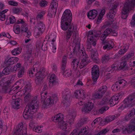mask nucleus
I'll return each instance as SVG.
<instances>
[{
	"mask_svg": "<svg viewBox=\"0 0 135 135\" xmlns=\"http://www.w3.org/2000/svg\"><path fill=\"white\" fill-rule=\"evenodd\" d=\"M101 33L100 31H90L88 36V42L91 43L94 46L96 45L97 37H99Z\"/></svg>",
	"mask_w": 135,
	"mask_h": 135,
	"instance_id": "nucleus-6",
	"label": "nucleus"
},
{
	"mask_svg": "<svg viewBox=\"0 0 135 135\" xmlns=\"http://www.w3.org/2000/svg\"><path fill=\"white\" fill-rule=\"evenodd\" d=\"M57 100V97L55 94L53 95L51 97L50 96L46 97L42 104V107L44 109L50 108L53 104L54 101L56 102Z\"/></svg>",
	"mask_w": 135,
	"mask_h": 135,
	"instance_id": "nucleus-5",
	"label": "nucleus"
},
{
	"mask_svg": "<svg viewBox=\"0 0 135 135\" xmlns=\"http://www.w3.org/2000/svg\"><path fill=\"white\" fill-rule=\"evenodd\" d=\"M98 14L97 11L95 9H93L90 11L88 13L87 16L90 19H94L97 16Z\"/></svg>",
	"mask_w": 135,
	"mask_h": 135,
	"instance_id": "nucleus-27",
	"label": "nucleus"
},
{
	"mask_svg": "<svg viewBox=\"0 0 135 135\" xmlns=\"http://www.w3.org/2000/svg\"><path fill=\"white\" fill-rule=\"evenodd\" d=\"M118 98H117L116 95H114L110 99H109V103L111 104V106H113L115 105L118 102Z\"/></svg>",
	"mask_w": 135,
	"mask_h": 135,
	"instance_id": "nucleus-34",
	"label": "nucleus"
},
{
	"mask_svg": "<svg viewBox=\"0 0 135 135\" xmlns=\"http://www.w3.org/2000/svg\"><path fill=\"white\" fill-rule=\"evenodd\" d=\"M58 6V2L57 0H53L51 3L50 8L57 9Z\"/></svg>",
	"mask_w": 135,
	"mask_h": 135,
	"instance_id": "nucleus-43",
	"label": "nucleus"
},
{
	"mask_svg": "<svg viewBox=\"0 0 135 135\" xmlns=\"http://www.w3.org/2000/svg\"><path fill=\"white\" fill-rule=\"evenodd\" d=\"M7 19L6 20L5 24L7 25H9L10 24H13L15 23L16 21L15 18L12 16H9L7 17Z\"/></svg>",
	"mask_w": 135,
	"mask_h": 135,
	"instance_id": "nucleus-30",
	"label": "nucleus"
},
{
	"mask_svg": "<svg viewBox=\"0 0 135 135\" xmlns=\"http://www.w3.org/2000/svg\"><path fill=\"white\" fill-rule=\"evenodd\" d=\"M21 30L22 32L25 33V35L28 38L31 36V32L28 30L26 24L22 25Z\"/></svg>",
	"mask_w": 135,
	"mask_h": 135,
	"instance_id": "nucleus-22",
	"label": "nucleus"
},
{
	"mask_svg": "<svg viewBox=\"0 0 135 135\" xmlns=\"http://www.w3.org/2000/svg\"><path fill=\"white\" fill-rule=\"evenodd\" d=\"M74 42L75 44V47L73 49V53L74 54L78 53V54H79V57H80L81 61L79 67L80 69H82L87 65L88 63L87 55L85 52H84L83 50H81L80 51V42L78 39H75L74 40Z\"/></svg>",
	"mask_w": 135,
	"mask_h": 135,
	"instance_id": "nucleus-1",
	"label": "nucleus"
},
{
	"mask_svg": "<svg viewBox=\"0 0 135 135\" xmlns=\"http://www.w3.org/2000/svg\"><path fill=\"white\" fill-rule=\"evenodd\" d=\"M25 95L24 101L26 102H27L31 99V95L29 93H25Z\"/></svg>",
	"mask_w": 135,
	"mask_h": 135,
	"instance_id": "nucleus-52",
	"label": "nucleus"
},
{
	"mask_svg": "<svg viewBox=\"0 0 135 135\" xmlns=\"http://www.w3.org/2000/svg\"><path fill=\"white\" fill-rule=\"evenodd\" d=\"M72 18V14L70 11L69 9H67L64 12L61 20L63 21H67L69 23H71Z\"/></svg>",
	"mask_w": 135,
	"mask_h": 135,
	"instance_id": "nucleus-10",
	"label": "nucleus"
},
{
	"mask_svg": "<svg viewBox=\"0 0 135 135\" xmlns=\"http://www.w3.org/2000/svg\"><path fill=\"white\" fill-rule=\"evenodd\" d=\"M84 122L83 121V119H81L79 120L76 126V128L78 129H80V127L84 124Z\"/></svg>",
	"mask_w": 135,
	"mask_h": 135,
	"instance_id": "nucleus-59",
	"label": "nucleus"
},
{
	"mask_svg": "<svg viewBox=\"0 0 135 135\" xmlns=\"http://www.w3.org/2000/svg\"><path fill=\"white\" fill-rule=\"evenodd\" d=\"M118 69V66L116 64H113L108 68L105 73L107 74H110L113 73H115Z\"/></svg>",
	"mask_w": 135,
	"mask_h": 135,
	"instance_id": "nucleus-19",
	"label": "nucleus"
},
{
	"mask_svg": "<svg viewBox=\"0 0 135 135\" xmlns=\"http://www.w3.org/2000/svg\"><path fill=\"white\" fill-rule=\"evenodd\" d=\"M103 44H104L105 46H103V49L104 50L107 49V50H109L113 48L114 46V44L113 42L111 40H108V41L104 40V43H102Z\"/></svg>",
	"mask_w": 135,
	"mask_h": 135,
	"instance_id": "nucleus-20",
	"label": "nucleus"
},
{
	"mask_svg": "<svg viewBox=\"0 0 135 135\" xmlns=\"http://www.w3.org/2000/svg\"><path fill=\"white\" fill-rule=\"evenodd\" d=\"M12 68L10 66H7L3 70L2 73L5 75H8L9 73L12 71Z\"/></svg>",
	"mask_w": 135,
	"mask_h": 135,
	"instance_id": "nucleus-38",
	"label": "nucleus"
},
{
	"mask_svg": "<svg viewBox=\"0 0 135 135\" xmlns=\"http://www.w3.org/2000/svg\"><path fill=\"white\" fill-rule=\"evenodd\" d=\"M59 82L57 78L54 74L51 75L49 79V85L50 86L58 85Z\"/></svg>",
	"mask_w": 135,
	"mask_h": 135,
	"instance_id": "nucleus-17",
	"label": "nucleus"
},
{
	"mask_svg": "<svg viewBox=\"0 0 135 135\" xmlns=\"http://www.w3.org/2000/svg\"><path fill=\"white\" fill-rule=\"evenodd\" d=\"M19 60V59L16 57H13L9 58L7 60V62H13L15 63L17 62Z\"/></svg>",
	"mask_w": 135,
	"mask_h": 135,
	"instance_id": "nucleus-49",
	"label": "nucleus"
},
{
	"mask_svg": "<svg viewBox=\"0 0 135 135\" xmlns=\"http://www.w3.org/2000/svg\"><path fill=\"white\" fill-rule=\"evenodd\" d=\"M88 42V43L87 45L86 46V49L87 51L89 52V53L90 54L91 53V52H93L95 50H94L91 48V45H92V44L90 43V42Z\"/></svg>",
	"mask_w": 135,
	"mask_h": 135,
	"instance_id": "nucleus-55",
	"label": "nucleus"
},
{
	"mask_svg": "<svg viewBox=\"0 0 135 135\" xmlns=\"http://www.w3.org/2000/svg\"><path fill=\"white\" fill-rule=\"evenodd\" d=\"M134 55L133 52L129 53L127 55L125 56L122 57V60L123 61H127L133 57Z\"/></svg>",
	"mask_w": 135,
	"mask_h": 135,
	"instance_id": "nucleus-44",
	"label": "nucleus"
},
{
	"mask_svg": "<svg viewBox=\"0 0 135 135\" xmlns=\"http://www.w3.org/2000/svg\"><path fill=\"white\" fill-rule=\"evenodd\" d=\"M103 96L98 91H97V92L93 95L92 98L94 99H99L102 98Z\"/></svg>",
	"mask_w": 135,
	"mask_h": 135,
	"instance_id": "nucleus-39",
	"label": "nucleus"
},
{
	"mask_svg": "<svg viewBox=\"0 0 135 135\" xmlns=\"http://www.w3.org/2000/svg\"><path fill=\"white\" fill-rule=\"evenodd\" d=\"M45 75L44 71H40L37 73L35 79V82L36 84L39 85L41 84Z\"/></svg>",
	"mask_w": 135,
	"mask_h": 135,
	"instance_id": "nucleus-12",
	"label": "nucleus"
},
{
	"mask_svg": "<svg viewBox=\"0 0 135 135\" xmlns=\"http://www.w3.org/2000/svg\"><path fill=\"white\" fill-rule=\"evenodd\" d=\"M16 76L15 75H13L11 76L10 80L6 78H4L2 79L1 81L2 83H4L6 84H10L11 85L12 83L14 81L15 79Z\"/></svg>",
	"mask_w": 135,
	"mask_h": 135,
	"instance_id": "nucleus-23",
	"label": "nucleus"
},
{
	"mask_svg": "<svg viewBox=\"0 0 135 135\" xmlns=\"http://www.w3.org/2000/svg\"><path fill=\"white\" fill-rule=\"evenodd\" d=\"M72 72L70 70H66L64 71L63 73V75L65 77H68L71 75Z\"/></svg>",
	"mask_w": 135,
	"mask_h": 135,
	"instance_id": "nucleus-56",
	"label": "nucleus"
},
{
	"mask_svg": "<svg viewBox=\"0 0 135 135\" xmlns=\"http://www.w3.org/2000/svg\"><path fill=\"white\" fill-rule=\"evenodd\" d=\"M115 119V116L114 115L110 116L107 117L105 119L104 122L105 123H107L110 122Z\"/></svg>",
	"mask_w": 135,
	"mask_h": 135,
	"instance_id": "nucleus-48",
	"label": "nucleus"
},
{
	"mask_svg": "<svg viewBox=\"0 0 135 135\" xmlns=\"http://www.w3.org/2000/svg\"><path fill=\"white\" fill-rule=\"evenodd\" d=\"M47 88V86L46 85H44V88H43L42 91L41 93V99H44L46 97L47 93L46 90Z\"/></svg>",
	"mask_w": 135,
	"mask_h": 135,
	"instance_id": "nucleus-36",
	"label": "nucleus"
},
{
	"mask_svg": "<svg viewBox=\"0 0 135 135\" xmlns=\"http://www.w3.org/2000/svg\"><path fill=\"white\" fill-rule=\"evenodd\" d=\"M57 10L51 8L49 9L48 15L50 17H52L55 15Z\"/></svg>",
	"mask_w": 135,
	"mask_h": 135,
	"instance_id": "nucleus-40",
	"label": "nucleus"
},
{
	"mask_svg": "<svg viewBox=\"0 0 135 135\" xmlns=\"http://www.w3.org/2000/svg\"><path fill=\"white\" fill-rule=\"evenodd\" d=\"M36 48L39 50L41 47L42 49L43 50V45H42V42H41L40 41H38L37 42L36 44Z\"/></svg>",
	"mask_w": 135,
	"mask_h": 135,
	"instance_id": "nucleus-62",
	"label": "nucleus"
},
{
	"mask_svg": "<svg viewBox=\"0 0 135 135\" xmlns=\"http://www.w3.org/2000/svg\"><path fill=\"white\" fill-rule=\"evenodd\" d=\"M84 122L83 121V119H81L79 120L76 126V128L78 129H80V127L84 124Z\"/></svg>",
	"mask_w": 135,
	"mask_h": 135,
	"instance_id": "nucleus-58",
	"label": "nucleus"
},
{
	"mask_svg": "<svg viewBox=\"0 0 135 135\" xmlns=\"http://www.w3.org/2000/svg\"><path fill=\"white\" fill-rule=\"evenodd\" d=\"M63 116L61 113L59 114L52 117L51 119L54 122L58 123L59 127L61 129L65 131H69L68 129L67 126L68 124L64 122L63 120Z\"/></svg>",
	"mask_w": 135,
	"mask_h": 135,
	"instance_id": "nucleus-2",
	"label": "nucleus"
},
{
	"mask_svg": "<svg viewBox=\"0 0 135 135\" xmlns=\"http://www.w3.org/2000/svg\"><path fill=\"white\" fill-rule=\"evenodd\" d=\"M112 32V29L110 28H107L104 31L100 38V39L102 41V43H104L105 39L109 34L111 33Z\"/></svg>",
	"mask_w": 135,
	"mask_h": 135,
	"instance_id": "nucleus-21",
	"label": "nucleus"
},
{
	"mask_svg": "<svg viewBox=\"0 0 135 135\" xmlns=\"http://www.w3.org/2000/svg\"><path fill=\"white\" fill-rule=\"evenodd\" d=\"M77 32V30L76 26H74L73 25H70L66 34V39L67 40L69 39L73 33L74 35H75Z\"/></svg>",
	"mask_w": 135,
	"mask_h": 135,
	"instance_id": "nucleus-13",
	"label": "nucleus"
},
{
	"mask_svg": "<svg viewBox=\"0 0 135 135\" xmlns=\"http://www.w3.org/2000/svg\"><path fill=\"white\" fill-rule=\"evenodd\" d=\"M23 127L22 123H21L18 124L15 133L16 135H23L24 134V133L25 132L24 129H26L24 128L22 129Z\"/></svg>",
	"mask_w": 135,
	"mask_h": 135,
	"instance_id": "nucleus-16",
	"label": "nucleus"
},
{
	"mask_svg": "<svg viewBox=\"0 0 135 135\" xmlns=\"http://www.w3.org/2000/svg\"><path fill=\"white\" fill-rule=\"evenodd\" d=\"M36 109L26 106L23 112V116L25 119H30L33 116L34 112L36 111Z\"/></svg>",
	"mask_w": 135,
	"mask_h": 135,
	"instance_id": "nucleus-8",
	"label": "nucleus"
},
{
	"mask_svg": "<svg viewBox=\"0 0 135 135\" xmlns=\"http://www.w3.org/2000/svg\"><path fill=\"white\" fill-rule=\"evenodd\" d=\"M105 10L103 9L101 11L100 13L98 19L97 20V24H99L101 22V20L103 17V15L105 13Z\"/></svg>",
	"mask_w": 135,
	"mask_h": 135,
	"instance_id": "nucleus-42",
	"label": "nucleus"
},
{
	"mask_svg": "<svg viewBox=\"0 0 135 135\" xmlns=\"http://www.w3.org/2000/svg\"><path fill=\"white\" fill-rule=\"evenodd\" d=\"M91 73L92 78L94 82L93 84H95V82L97 81L99 75V70L98 66L96 65H94L91 68Z\"/></svg>",
	"mask_w": 135,
	"mask_h": 135,
	"instance_id": "nucleus-9",
	"label": "nucleus"
},
{
	"mask_svg": "<svg viewBox=\"0 0 135 135\" xmlns=\"http://www.w3.org/2000/svg\"><path fill=\"white\" fill-rule=\"evenodd\" d=\"M37 27L39 31L36 33V37L40 36V34L42 33L45 29V26L42 22L39 21L37 22Z\"/></svg>",
	"mask_w": 135,
	"mask_h": 135,
	"instance_id": "nucleus-15",
	"label": "nucleus"
},
{
	"mask_svg": "<svg viewBox=\"0 0 135 135\" xmlns=\"http://www.w3.org/2000/svg\"><path fill=\"white\" fill-rule=\"evenodd\" d=\"M91 58L94 61H95L97 60V54L96 51H94L93 52H91V53L90 54Z\"/></svg>",
	"mask_w": 135,
	"mask_h": 135,
	"instance_id": "nucleus-50",
	"label": "nucleus"
},
{
	"mask_svg": "<svg viewBox=\"0 0 135 135\" xmlns=\"http://www.w3.org/2000/svg\"><path fill=\"white\" fill-rule=\"evenodd\" d=\"M73 25L72 24H71V23H69L67 21H63L62 20H61V27L62 30H66L69 28L70 25Z\"/></svg>",
	"mask_w": 135,
	"mask_h": 135,
	"instance_id": "nucleus-24",
	"label": "nucleus"
},
{
	"mask_svg": "<svg viewBox=\"0 0 135 135\" xmlns=\"http://www.w3.org/2000/svg\"><path fill=\"white\" fill-rule=\"evenodd\" d=\"M109 99L107 98H103L100 101H98L97 102V104L98 105H102L109 103Z\"/></svg>",
	"mask_w": 135,
	"mask_h": 135,
	"instance_id": "nucleus-35",
	"label": "nucleus"
},
{
	"mask_svg": "<svg viewBox=\"0 0 135 135\" xmlns=\"http://www.w3.org/2000/svg\"><path fill=\"white\" fill-rule=\"evenodd\" d=\"M33 49L32 48V47L31 45H29L28 46H27L26 47V52L27 54H31L32 53Z\"/></svg>",
	"mask_w": 135,
	"mask_h": 135,
	"instance_id": "nucleus-64",
	"label": "nucleus"
},
{
	"mask_svg": "<svg viewBox=\"0 0 135 135\" xmlns=\"http://www.w3.org/2000/svg\"><path fill=\"white\" fill-rule=\"evenodd\" d=\"M105 26L108 27L109 26H111V27L114 29H116L118 27L117 23L116 22H114L113 20L112 21H109L106 22L105 23Z\"/></svg>",
	"mask_w": 135,
	"mask_h": 135,
	"instance_id": "nucleus-28",
	"label": "nucleus"
},
{
	"mask_svg": "<svg viewBox=\"0 0 135 135\" xmlns=\"http://www.w3.org/2000/svg\"><path fill=\"white\" fill-rule=\"evenodd\" d=\"M109 57L108 55H105L102 57V62L103 64H105L109 60Z\"/></svg>",
	"mask_w": 135,
	"mask_h": 135,
	"instance_id": "nucleus-54",
	"label": "nucleus"
},
{
	"mask_svg": "<svg viewBox=\"0 0 135 135\" xmlns=\"http://www.w3.org/2000/svg\"><path fill=\"white\" fill-rule=\"evenodd\" d=\"M79 59H74L72 61L73 64L72 65V67L75 70L77 69L79 66Z\"/></svg>",
	"mask_w": 135,
	"mask_h": 135,
	"instance_id": "nucleus-46",
	"label": "nucleus"
},
{
	"mask_svg": "<svg viewBox=\"0 0 135 135\" xmlns=\"http://www.w3.org/2000/svg\"><path fill=\"white\" fill-rule=\"evenodd\" d=\"M135 6V0H128L126 2L121 12V17L123 19H126L128 16L129 9Z\"/></svg>",
	"mask_w": 135,
	"mask_h": 135,
	"instance_id": "nucleus-3",
	"label": "nucleus"
},
{
	"mask_svg": "<svg viewBox=\"0 0 135 135\" xmlns=\"http://www.w3.org/2000/svg\"><path fill=\"white\" fill-rule=\"evenodd\" d=\"M62 94L63 99L62 103L64 106L67 107L69 105L71 101L70 91L68 89H66L63 91Z\"/></svg>",
	"mask_w": 135,
	"mask_h": 135,
	"instance_id": "nucleus-7",
	"label": "nucleus"
},
{
	"mask_svg": "<svg viewBox=\"0 0 135 135\" xmlns=\"http://www.w3.org/2000/svg\"><path fill=\"white\" fill-rule=\"evenodd\" d=\"M84 122L83 121V119H81L79 120L76 126V128L78 129H80V127L84 124Z\"/></svg>",
	"mask_w": 135,
	"mask_h": 135,
	"instance_id": "nucleus-60",
	"label": "nucleus"
},
{
	"mask_svg": "<svg viewBox=\"0 0 135 135\" xmlns=\"http://www.w3.org/2000/svg\"><path fill=\"white\" fill-rule=\"evenodd\" d=\"M21 100L20 99L18 98L16 99L15 100L13 101L11 104L12 108L14 109H18L20 107Z\"/></svg>",
	"mask_w": 135,
	"mask_h": 135,
	"instance_id": "nucleus-25",
	"label": "nucleus"
},
{
	"mask_svg": "<svg viewBox=\"0 0 135 135\" xmlns=\"http://www.w3.org/2000/svg\"><path fill=\"white\" fill-rule=\"evenodd\" d=\"M36 64L34 65L32 68L29 71V75L31 77H32L34 76V75H35L36 74V72L37 71V69L36 66H37Z\"/></svg>",
	"mask_w": 135,
	"mask_h": 135,
	"instance_id": "nucleus-29",
	"label": "nucleus"
},
{
	"mask_svg": "<svg viewBox=\"0 0 135 135\" xmlns=\"http://www.w3.org/2000/svg\"><path fill=\"white\" fill-rule=\"evenodd\" d=\"M107 89V86L104 85L100 88L98 91L103 95L106 92Z\"/></svg>",
	"mask_w": 135,
	"mask_h": 135,
	"instance_id": "nucleus-47",
	"label": "nucleus"
},
{
	"mask_svg": "<svg viewBox=\"0 0 135 135\" xmlns=\"http://www.w3.org/2000/svg\"><path fill=\"white\" fill-rule=\"evenodd\" d=\"M45 12H41L38 13L36 17V19L37 20H40L43 18V16L45 15Z\"/></svg>",
	"mask_w": 135,
	"mask_h": 135,
	"instance_id": "nucleus-61",
	"label": "nucleus"
},
{
	"mask_svg": "<svg viewBox=\"0 0 135 135\" xmlns=\"http://www.w3.org/2000/svg\"><path fill=\"white\" fill-rule=\"evenodd\" d=\"M39 102L37 100V96H35L33 97L31 102L27 105L33 109H36L37 108L39 105Z\"/></svg>",
	"mask_w": 135,
	"mask_h": 135,
	"instance_id": "nucleus-14",
	"label": "nucleus"
},
{
	"mask_svg": "<svg viewBox=\"0 0 135 135\" xmlns=\"http://www.w3.org/2000/svg\"><path fill=\"white\" fill-rule=\"evenodd\" d=\"M84 95V91L82 90H76L74 93L75 96L77 98H83Z\"/></svg>",
	"mask_w": 135,
	"mask_h": 135,
	"instance_id": "nucleus-31",
	"label": "nucleus"
},
{
	"mask_svg": "<svg viewBox=\"0 0 135 135\" xmlns=\"http://www.w3.org/2000/svg\"><path fill=\"white\" fill-rule=\"evenodd\" d=\"M75 116L76 114L75 113L71 114L68 115L67 116L68 119L66 121L67 123H69L70 125L73 124L74 122V119Z\"/></svg>",
	"mask_w": 135,
	"mask_h": 135,
	"instance_id": "nucleus-26",
	"label": "nucleus"
},
{
	"mask_svg": "<svg viewBox=\"0 0 135 135\" xmlns=\"http://www.w3.org/2000/svg\"><path fill=\"white\" fill-rule=\"evenodd\" d=\"M24 68L22 67L18 71L17 73V76L18 78H21L24 75L25 72Z\"/></svg>",
	"mask_w": 135,
	"mask_h": 135,
	"instance_id": "nucleus-51",
	"label": "nucleus"
},
{
	"mask_svg": "<svg viewBox=\"0 0 135 135\" xmlns=\"http://www.w3.org/2000/svg\"><path fill=\"white\" fill-rule=\"evenodd\" d=\"M22 48L21 47H19L12 50L11 51V53L13 55L16 56L20 54Z\"/></svg>",
	"mask_w": 135,
	"mask_h": 135,
	"instance_id": "nucleus-37",
	"label": "nucleus"
},
{
	"mask_svg": "<svg viewBox=\"0 0 135 135\" xmlns=\"http://www.w3.org/2000/svg\"><path fill=\"white\" fill-rule=\"evenodd\" d=\"M127 81L124 79L120 80L116 82L112 86V90L114 91H116L119 89L120 87L126 85Z\"/></svg>",
	"mask_w": 135,
	"mask_h": 135,
	"instance_id": "nucleus-11",
	"label": "nucleus"
},
{
	"mask_svg": "<svg viewBox=\"0 0 135 135\" xmlns=\"http://www.w3.org/2000/svg\"><path fill=\"white\" fill-rule=\"evenodd\" d=\"M47 2L45 0L41 1L39 3V5L41 7H44L47 5Z\"/></svg>",
	"mask_w": 135,
	"mask_h": 135,
	"instance_id": "nucleus-63",
	"label": "nucleus"
},
{
	"mask_svg": "<svg viewBox=\"0 0 135 135\" xmlns=\"http://www.w3.org/2000/svg\"><path fill=\"white\" fill-rule=\"evenodd\" d=\"M116 13V12H113L112 11H109V13L107 15V17L108 18L110 21L113 20V18L114 17Z\"/></svg>",
	"mask_w": 135,
	"mask_h": 135,
	"instance_id": "nucleus-45",
	"label": "nucleus"
},
{
	"mask_svg": "<svg viewBox=\"0 0 135 135\" xmlns=\"http://www.w3.org/2000/svg\"><path fill=\"white\" fill-rule=\"evenodd\" d=\"M13 31L16 33L17 34L19 33L20 31L19 26L18 25L14 26Z\"/></svg>",
	"mask_w": 135,
	"mask_h": 135,
	"instance_id": "nucleus-57",
	"label": "nucleus"
},
{
	"mask_svg": "<svg viewBox=\"0 0 135 135\" xmlns=\"http://www.w3.org/2000/svg\"><path fill=\"white\" fill-rule=\"evenodd\" d=\"M126 131L128 133H131L135 131V125L132 124L131 121L130 124L128 125L127 128H126Z\"/></svg>",
	"mask_w": 135,
	"mask_h": 135,
	"instance_id": "nucleus-33",
	"label": "nucleus"
},
{
	"mask_svg": "<svg viewBox=\"0 0 135 135\" xmlns=\"http://www.w3.org/2000/svg\"><path fill=\"white\" fill-rule=\"evenodd\" d=\"M3 91L6 93H8L9 91V89H10L11 88L10 87V86H8L9 85H10V84H5L4 83H3Z\"/></svg>",
	"mask_w": 135,
	"mask_h": 135,
	"instance_id": "nucleus-53",
	"label": "nucleus"
},
{
	"mask_svg": "<svg viewBox=\"0 0 135 135\" xmlns=\"http://www.w3.org/2000/svg\"><path fill=\"white\" fill-rule=\"evenodd\" d=\"M94 106L93 104L91 102L86 103L82 109L83 112H89L93 109Z\"/></svg>",
	"mask_w": 135,
	"mask_h": 135,
	"instance_id": "nucleus-18",
	"label": "nucleus"
},
{
	"mask_svg": "<svg viewBox=\"0 0 135 135\" xmlns=\"http://www.w3.org/2000/svg\"><path fill=\"white\" fill-rule=\"evenodd\" d=\"M124 104L119 109H123L124 108H131L135 105V93L131 94L124 101Z\"/></svg>",
	"mask_w": 135,
	"mask_h": 135,
	"instance_id": "nucleus-4",
	"label": "nucleus"
},
{
	"mask_svg": "<svg viewBox=\"0 0 135 135\" xmlns=\"http://www.w3.org/2000/svg\"><path fill=\"white\" fill-rule=\"evenodd\" d=\"M89 128L87 126L82 127L78 135H87L89 133Z\"/></svg>",
	"mask_w": 135,
	"mask_h": 135,
	"instance_id": "nucleus-32",
	"label": "nucleus"
},
{
	"mask_svg": "<svg viewBox=\"0 0 135 135\" xmlns=\"http://www.w3.org/2000/svg\"><path fill=\"white\" fill-rule=\"evenodd\" d=\"M31 84L29 83L26 84L23 88V91H25V93H29L31 91Z\"/></svg>",
	"mask_w": 135,
	"mask_h": 135,
	"instance_id": "nucleus-41",
	"label": "nucleus"
}]
</instances>
